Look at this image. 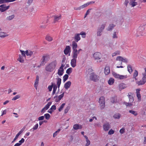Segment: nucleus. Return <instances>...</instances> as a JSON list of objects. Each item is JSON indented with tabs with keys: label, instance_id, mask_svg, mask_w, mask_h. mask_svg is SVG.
I'll return each instance as SVG.
<instances>
[{
	"label": "nucleus",
	"instance_id": "nucleus-1",
	"mask_svg": "<svg viewBox=\"0 0 146 146\" xmlns=\"http://www.w3.org/2000/svg\"><path fill=\"white\" fill-rule=\"evenodd\" d=\"M57 64L56 60H54L47 64L45 68V70L47 72H52L55 69Z\"/></svg>",
	"mask_w": 146,
	"mask_h": 146
},
{
	"label": "nucleus",
	"instance_id": "nucleus-2",
	"mask_svg": "<svg viewBox=\"0 0 146 146\" xmlns=\"http://www.w3.org/2000/svg\"><path fill=\"white\" fill-rule=\"evenodd\" d=\"M72 54L78 56V54H79L80 51H82V50L81 49H80L78 50H77V48L78 47V45L74 41L72 42Z\"/></svg>",
	"mask_w": 146,
	"mask_h": 146
},
{
	"label": "nucleus",
	"instance_id": "nucleus-3",
	"mask_svg": "<svg viewBox=\"0 0 146 146\" xmlns=\"http://www.w3.org/2000/svg\"><path fill=\"white\" fill-rule=\"evenodd\" d=\"M49 59V57L47 55L43 56L40 60V65L42 66L44 65L46 62L48 61Z\"/></svg>",
	"mask_w": 146,
	"mask_h": 146
},
{
	"label": "nucleus",
	"instance_id": "nucleus-4",
	"mask_svg": "<svg viewBox=\"0 0 146 146\" xmlns=\"http://www.w3.org/2000/svg\"><path fill=\"white\" fill-rule=\"evenodd\" d=\"M72 57L73 58L71 60V65L72 67L74 68L76 66V58L78 56L72 54Z\"/></svg>",
	"mask_w": 146,
	"mask_h": 146
},
{
	"label": "nucleus",
	"instance_id": "nucleus-5",
	"mask_svg": "<svg viewBox=\"0 0 146 146\" xmlns=\"http://www.w3.org/2000/svg\"><path fill=\"white\" fill-rule=\"evenodd\" d=\"M116 60L119 61H121V63L120 64V65H121L122 63V62L127 63L128 62V59L125 58H124L121 56H118L117 57L116 59Z\"/></svg>",
	"mask_w": 146,
	"mask_h": 146
},
{
	"label": "nucleus",
	"instance_id": "nucleus-6",
	"mask_svg": "<svg viewBox=\"0 0 146 146\" xmlns=\"http://www.w3.org/2000/svg\"><path fill=\"white\" fill-rule=\"evenodd\" d=\"M99 102L100 104V108L101 109L104 108L105 106L104 98L103 96L101 97L99 99Z\"/></svg>",
	"mask_w": 146,
	"mask_h": 146
},
{
	"label": "nucleus",
	"instance_id": "nucleus-7",
	"mask_svg": "<svg viewBox=\"0 0 146 146\" xmlns=\"http://www.w3.org/2000/svg\"><path fill=\"white\" fill-rule=\"evenodd\" d=\"M112 74L113 76L115 78H118L120 80L125 79L127 77V75H120L119 74H117L116 73L114 72H113Z\"/></svg>",
	"mask_w": 146,
	"mask_h": 146
},
{
	"label": "nucleus",
	"instance_id": "nucleus-8",
	"mask_svg": "<svg viewBox=\"0 0 146 146\" xmlns=\"http://www.w3.org/2000/svg\"><path fill=\"white\" fill-rule=\"evenodd\" d=\"M99 77L96 74L92 73L90 74V79L94 82H96L99 80Z\"/></svg>",
	"mask_w": 146,
	"mask_h": 146
},
{
	"label": "nucleus",
	"instance_id": "nucleus-9",
	"mask_svg": "<svg viewBox=\"0 0 146 146\" xmlns=\"http://www.w3.org/2000/svg\"><path fill=\"white\" fill-rule=\"evenodd\" d=\"M105 26V24H102L98 29L97 32V35L98 36H100L102 35L101 33L104 29Z\"/></svg>",
	"mask_w": 146,
	"mask_h": 146
},
{
	"label": "nucleus",
	"instance_id": "nucleus-10",
	"mask_svg": "<svg viewBox=\"0 0 146 146\" xmlns=\"http://www.w3.org/2000/svg\"><path fill=\"white\" fill-rule=\"evenodd\" d=\"M9 7V5L6 6L5 4L1 5H0V11L1 12H5L8 9Z\"/></svg>",
	"mask_w": 146,
	"mask_h": 146
},
{
	"label": "nucleus",
	"instance_id": "nucleus-11",
	"mask_svg": "<svg viewBox=\"0 0 146 146\" xmlns=\"http://www.w3.org/2000/svg\"><path fill=\"white\" fill-rule=\"evenodd\" d=\"M144 25H141L139 27L138 29V32L139 33H141L140 35L141 36L144 35V34L145 33H143V31H144Z\"/></svg>",
	"mask_w": 146,
	"mask_h": 146
},
{
	"label": "nucleus",
	"instance_id": "nucleus-12",
	"mask_svg": "<svg viewBox=\"0 0 146 146\" xmlns=\"http://www.w3.org/2000/svg\"><path fill=\"white\" fill-rule=\"evenodd\" d=\"M104 130L105 131H108L111 128L110 125L108 123H104L103 126Z\"/></svg>",
	"mask_w": 146,
	"mask_h": 146
},
{
	"label": "nucleus",
	"instance_id": "nucleus-13",
	"mask_svg": "<svg viewBox=\"0 0 146 146\" xmlns=\"http://www.w3.org/2000/svg\"><path fill=\"white\" fill-rule=\"evenodd\" d=\"M70 52V47L69 46H66L64 51V54L66 55Z\"/></svg>",
	"mask_w": 146,
	"mask_h": 146
},
{
	"label": "nucleus",
	"instance_id": "nucleus-14",
	"mask_svg": "<svg viewBox=\"0 0 146 146\" xmlns=\"http://www.w3.org/2000/svg\"><path fill=\"white\" fill-rule=\"evenodd\" d=\"M93 57L95 59H100L101 58V54L99 52H96L94 54Z\"/></svg>",
	"mask_w": 146,
	"mask_h": 146
},
{
	"label": "nucleus",
	"instance_id": "nucleus-15",
	"mask_svg": "<svg viewBox=\"0 0 146 146\" xmlns=\"http://www.w3.org/2000/svg\"><path fill=\"white\" fill-rule=\"evenodd\" d=\"M54 19V23H55L56 22H58L59 20L61 18V15H54L53 16Z\"/></svg>",
	"mask_w": 146,
	"mask_h": 146
},
{
	"label": "nucleus",
	"instance_id": "nucleus-16",
	"mask_svg": "<svg viewBox=\"0 0 146 146\" xmlns=\"http://www.w3.org/2000/svg\"><path fill=\"white\" fill-rule=\"evenodd\" d=\"M74 38L76 42H78V41L80 40V34H79L78 33H76L74 35Z\"/></svg>",
	"mask_w": 146,
	"mask_h": 146
},
{
	"label": "nucleus",
	"instance_id": "nucleus-17",
	"mask_svg": "<svg viewBox=\"0 0 146 146\" xmlns=\"http://www.w3.org/2000/svg\"><path fill=\"white\" fill-rule=\"evenodd\" d=\"M71 84V83L70 81L67 82L64 85V88L66 89L67 90L70 87Z\"/></svg>",
	"mask_w": 146,
	"mask_h": 146
},
{
	"label": "nucleus",
	"instance_id": "nucleus-18",
	"mask_svg": "<svg viewBox=\"0 0 146 146\" xmlns=\"http://www.w3.org/2000/svg\"><path fill=\"white\" fill-rule=\"evenodd\" d=\"M39 79V77L38 75H37L36 76V78L35 80V83L34 85V87L35 88L36 90L37 89L38 84V83Z\"/></svg>",
	"mask_w": 146,
	"mask_h": 146
},
{
	"label": "nucleus",
	"instance_id": "nucleus-19",
	"mask_svg": "<svg viewBox=\"0 0 146 146\" xmlns=\"http://www.w3.org/2000/svg\"><path fill=\"white\" fill-rule=\"evenodd\" d=\"M132 94L130 92L128 94V96L129 98V101L130 103H132L134 101L133 98L132 96Z\"/></svg>",
	"mask_w": 146,
	"mask_h": 146
},
{
	"label": "nucleus",
	"instance_id": "nucleus-20",
	"mask_svg": "<svg viewBox=\"0 0 146 146\" xmlns=\"http://www.w3.org/2000/svg\"><path fill=\"white\" fill-rule=\"evenodd\" d=\"M73 128L75 130H77L81 129L82 127L81 125L78 124H76L74 125Z\"/></svg>",
	"mask_w": 146,
	"mask_h": 146
},
{
	"label": "nucleus",
	"instance_id": "nucleus-21",
	"mask_svg": "<svg viewBox=\"0 0 146 146\" xmlns=\"http://www.w3.org/2000/svg\"><path fill=\"white\" fill-rule=\"evenodd\" d=\"M110 72V67L106 66L104 69V73L106 75H108Z\"/></svg>",
	"mask_w": 146,
	"mask_h": 146
},
{
	"label": "nucleus",
	"instance_id": "nucleus-22",
	"mask_svg": "<svg viewBox=\"0 0 146 146\" xmlns=\"http://www.w3.org/2000/svg\"><path fill=\"white\" fill-rule=\"evenodd\" d=\"M127 86L126 85L123 83L119 85V88L120 90L124 89Z\"/></svg>",
	"mask_w": 146,
	"mask_h": 146
},
{
	"label": "nucleus",
	"instance_id": "nucleus-23",
	"mask_svg": "<svg viewBox=\"0 0 146 146\" xmlns=\"http://www.w3.org/2000/svg\"><path fill=\"white\" fill-rule=\"evenodd\" d=\"M135 0H130L129 3V4L131 5L132 7H134L137 5V3L135 2Z\"/></svg>",
	"mask_w": 146,
	"mask_h": 146
},
{
	"label": "nucleus",
	"instance_id": "nucleus-24",
	"mask_svg": "<svg viewBox=\"0 0 146 146\" xmlns=\"http://www.w3.org/2000/svg\"><path fill=\"white\" fill-rule=\"evenodd\" d=\"M64 92H63L62 94L61 95H59L58 96V98L56 99H55V101L56 102H58L63 97L64 94Z\"/></svg>",
	"mask_w": 146,
	"mask_h": 146
},
{
	"label": "nucleus",
	"instance_id": "nucleus-25",
	"mask_svg": "<svg viewBox=\"0 0 146 146\" xmlns=\"http://www.w3.org/2000/svg\"><path fill=\"white\" fill-rule=\"evenodd\" d=\"M57 80V85L58 88H59L60 85L61 83V79L60 78H56Z\"/></svg>",
	"mask_w": 146,
	"mask_h": 146
},
{
	"label": "nucleus",
	"instance_id": "nucleus-26",
	"mask_svg": "<svg viewBox=\"0 0 146 146\" xmlns=\"http://www.w3.org/2000/svg\"><path fill=\"white\" fill-rule=\"evenodd\" d=\"M138 75V72L136 70H135L133 74V78H134L135 80H137V79L136 77Z\"/></svg>",
	"mask_w": 146,
	"mask_h": 146
},
{
	"label": "nucleus",
	"instance_id": "nucleus-27",
	"mask_svg": "<svg viewBox=\"0 0 146 146\" xmlns=\"http://www.w3.org/2000/svg\"><path fill=\"white\" fill-rule=\"evenodd\" d=\"M26 54L27 56H31L33 54V52L30 50H27L25 51Z\"/></svg>",
	"mask_w": 146,
	"mask_h": 146
},
{
	"label": "nucleus",
	"instance_id": "nucleus-28",
	"mask_svg": "<svg viewBox=\"0 0 146 146\" xmlns=\"http://www.w3.org/2000/svg\"><path fill=\"white\" fill-rule=\"evenodd\" d=\"M111 102L113 103H116L117 102V99L116 97L114 96L112 97L111 99Z\"/></svg>",
	"mask_w": 146,
	"mask_h": 146
},
{
	"label": "nucleus",
	"instance_id": "nucleus-29",
	"mask_svg": "<svg viewBox=\"0 0 146 146\" xmlns=\"http://www.w3.org/2000/svg\"><path fill=\"white\" fill-rule=\"evenodd\" d=\"M45 39L47 41L50 42L52 40V38L49 36V35H47L45 37Z\"/></svg>",
	"mask_w": 146,
	"mask_h": 146
},
{
	"label": "nucleus",
	"instance_id": "nucleus-30",
	"mask_svg": "<svg viewBox=\"0 0 146 146\" xmlns=\"http://www.w3.org/2000/svg\"><path fill=\"white\" fill-rule=\"evenodd\" d=\"M15 15L13 14L11 16L7 17L6 18V20L8 21H10L13 19L15 17Z\"/></svg>",
	"mask_w": 146,
	"mask_h": 146
},
{
	"label": "nucleus",
	"instance_id": "nucleus-31",
	"mask_svg": "<svg viewBox=\"0 0 146 146\" xmlns=\"http://www.w3.org/2000/svg\"><path fill=\"white\" fill-rule=\"evenodd\" d=\"M127 68L128 71L130 74H131L133 71L131 66L129 64L127 66Z\"/></svg>",
	"mask_w": 146,
	"mask_h": 146
},
{
	"label": "nucleus",
	"instance_id": "nucleus-32",
	"mask_svg": "<svg viewBox=\"0 0 146 146\" xmlns=\"http://www.w3.org/2000/svg\"><path fill=\"white\" fill-rule=\"evenodd\" d=\"M129 113L134 115L135 116H136L138 115L137 111L133 110H129Z\"/></svg>",
	"mask_w": 146,
	"mask_h": 146
},
{
	"label": "nucleus",
	"instance_id": "nucleus-33",
	"mask_svg": "<svg viewBox=\"0 0 146 146\" xmlns=\"http://www.w3.org/2000/svg\"><path fill=\"white\" fill-rule=\"evenodd\" d=\"M51 102H49L44 108V109H45V110H47L49 108L50 106L51 105Z\"/></svg>",
	"mask_w": 146,
	"mask_h": 146
},
{
	"label": "nucleus",
	"instance_id": "nucleus-34",
	"mask_svg": "<svg viewBox=\"0 0 146 146\" xmlns=\"http://www.w3.org/2000/svg\"><path fill=\"white\" fill-rule=\"evenodd\" d=\"M64 70L59 69L58 70V74L60 76H62L64 73Z\"/></svg>",
	"mask_w": 146,
	"mask_h": 146
},
{
	"label": "nucleus",
	"instance_id": "nucleus-35",
	"mask_svg": "<svg viewBox=\"0 0 146 146\" xmlns=\"http://www.w3.org/2000/svg\"><path fill=\"white\" fill-rule=\"evenodd\" d=\"M90 4V3H87L84 4L80 6L81 9H83L84 8L88 6Z\"/></svg>",
	"mask_w": 146,
	"mask_h": 146
},
{
	"label": "nucleus",
	"instance_id": "nucleus-36",
	"mask_svg": "<svg viewBox=\"0 0 146 146\" xmlns=\"http://www.w3.org/2000/svg\"><path fill=\"white\" fill-rule=\"evenodd\" d=\"M114 81V79L112 78H110L108 81V84L110 85H112Z\"/></svg>",
	"mask_w": 146,
	"mask_h": 146
},
{
	"label": "nucleus",
	"instance_id": "nucleus-37",
	"mask_svg": "<svg viewBox=\"0 0 146 146\" xmlns=\"http://www.w3.org/2000/svg\"><path fill=\"white\" fill-rule=\"evenodd\" d=\"M57 89V86L56 85L54 84V85L53 87V90L52 93V95H54L55 94L56 92V91Z\"/></svg>",
	"mask_w": 146,
	"mask_h": 146
},
{
	"label": "nucleus",
	"instance_id": "nucleus-38",
	"mask_svg": "<svg viewBox=\"0 0 146 146\" xmlns=\"http://www.w3.org/2000/svg\"><path fill=\"white\" fill-rule=\"evenodd\" d=\"M8 36V35L6 34V33H0V37H1L3 38L6 36Z\"/></svg>",
	"mask_w": 146,
	"mask_h": 146
},
{
	"label": "nucleus",
	"instance_id": "nucleus-39",
	"mask_svg": "<svg viewBox=\"0 0 146 146\" xmlns=\"http://www.w3.org/2000/svg\"><path fill=\"white\" fill-rule=\"evenodd\" d=\"M146 82L142 80H140L139 81L136 82V83L139 85H141L144 84Z\"/></svg>",
	"mask_w": 146,
	"mask_h": 146
},
{
	"label": "nucleus",
	"instance_id": "nucleus-40",
	"mask_svg": "<svg viewBox=\"0 0 146 146\" xmlns=\"http://www.w3.org/2000/svg\"><path fill=\"white\" fill-rule=\"evenodd\" d=\"M120 54V52L119 50H117L115 51L112 54V56L113 57L117 55H119Z\"/></svg>",
	"mask_w": 146,
	"mask_h": 146
},
{
	"label": "nucleus",
	"instance_id": "nucleus-41",
	"mask_svg": "<svg viewBox=\"0 0 146 146\" xmlns=\"http://www.w3.org/2000/svg\"><path fill=\"white\" fill-rule=\"evenodd\" d=\"M115 25L113 24L110 25L108 28L107 30L109 31H110L113 29Z\"/></svg>",
	"mask_w": 146,
	"mask_h": 146
},
{
	"label": "nucleus",
	"instance_id": "nucleus-42",
	"mask_svg": "<svg viewBox=\"0 0 146 146\" xmlns=\"http://www.w3.org/2000/svg\"><path fill=\"white\" fill-rule=\"evenodd\" d=\"M18 60L20 62L23 63L24 62V60L22 58V56L21 55H19V57Z\"/></svg>",
	"mask_w": 146,
	"mask_h": 146
},
{
	"label": "nucleus",
	"instance_id": "nucleus-43",
	"mask_svg": "<svg viewBox=\"0 0 146 146\" xmlns=\"http://www.w3.org/2000/svg\"><path fill=\"white\" fill-rule=\"evenodd\" d=\"M139 91L140 90H139V91H136V93H137V97L138 98L139 101H140L141 100V95L139 93Z\"/></svg>",
	"mask_w": 146,
	"mask_h": 146
},
{
	"label": "nucleus",
	"instance_id": "nucleus-44",
	"mask_svg": "<svg viewBox=\"0 0 146 146\" xmlns=\"http://www.w3.org/2000/svg\"><path fill=\"white\" fill-rule=\"evenodd\" d=\"M51 84H52L51 85L49 86L48 87V89L49 91L50 92L51 91L52 89V88L53 87V86L54 85V83H52Z\"/></svg>",
	"mask_w": 146,
	"mask_h": 146
},
{
	"label": "nucleus",
	"instance_id": "nucleus-45",
	"mask_svg": "<svg viewBox=\"0 0 146 146\" xmlns=\"http://www.w3.org/2000/svg\"><path fill=\"white\" fill-rule=\"evenodd\" d=\"M72 69L70 68L67 69L66 71V73L68 74H70L72 72Z\"/></svg>",
	"mask_w": 146,
	"mask_h": 146
},
{
	"label": "nucleus",
	"instance_id": "nucleus-46",
	"mask_svg": "<svg viewBox=\"0 0 146 146\" xmlns=\"http://www.w3.org/2000/svg\"><path fill=\"white\" fill-rule=\"evenodd\" d=\"M68 74H65L63 77V81L65 82L68 79Z\"/></svg>",
	"mask_w": 146,
	"mask_h": 146
},
{
	"label": "nucleus",
	"instance_id": "nucleus-47",
	"mask_svg": "<svg viewBox=\"0 0 146 146\" xmlns=\"http://www.w3.org/2000/svg\"><path fill=\"white\" fill-rule=\"evenodd\" d=\"M44 116L45 117V118L47 120L49 119L50 117V115L48 113L45 114L44 115Z\"/></svg>",
	"mask_w": 146,
	"mask_h": 146
},
{
	"label": "nucleus",
	"instance_id": "nucleus-48",
	"mask_svg": "<svg viewBox=\"0 0 146 146\" xmlns=\"http://www.w3.org/2000/svg\"><path fill=\"white\" fill-rule=\"evenodd\" d=\"M60 131V129H58V130L55 131L53 134V137H55L57 135L58 133H59Z\"/></svg>",
	"mask_w": 146,
	"mask_h": 146
},
{
	"label": "nucleus",
	"instance_id": "nucleus-49",
	"mask_svg": "<svg viewBox=\"0 0 146 146\" xmlns=\"http://www.w3.org/2000/svg\"><path fill=\"white\" fill-rule=\"evenodd\" d=\"M65 105V103H63L60 106V107L58 109V110L60 112L62 111Z\"/></svg>",
	"mask_w": 146,
	"mask_h": 146
},
{
	"label": "nucleus",
	"instance_id": "nucleus-50",
	"mask_svg": "<svg viewBox=\"0 0 146 146\" xmlns=\"http://www.w3.org/2000/svg\"><path fill=\"white\" fill-rule=\"evenodd\" d=\"M118 37L117 35V33L116 32H114L113 35L112 36L113 38H117Z\"/></svg>",
	"mask_w": 146,
	"mask_h": 146
},
{
	"label": "nucleus",
	"instance_id": "nucleus-51",
	"mask_svg": "<svg viewBox=\"0 0 146 146\" xmlns=\"http://www.w3.org/2000/svg\"><path fill=\"white\" fill-rule=\"evenodd\" d=\"M20 98V96L19 95H16L15 97L13 98L12 99L13 100H15L17 99H19Z\"/></svg>",
	"mask_w": 146,
	"mask_h": 146
},
{
	"label": "nucleus",
	"instance_id": "nucleus-52",
	"mask_svg": "<svg viewBox=\"0 0 146 146\" xmlns=\"http://www.w3.org/2000/svg\"><path fill=\"white\" fill-rule=\"evenodd\" d=\"M79 34H80V35H82V37L83 38L86 37V33L85 32L82 31Z\"/></svg>",
	"mask_w": 146,
	"mask_h": 146
},
{
	"label": "nucleus",
	"instance_id": "nucleus-53",
	"mask_svg": "<svg viewBox=\"0 0 146 146\" xmlns=\"http://www.w3.org/2000/svg\"><path fill=\"white\" fill-rule=\"evenodd\" d=\"M113 117L115 118L116 119H119L120 118V115L119 113H117L115 114L114 116Z\"/></svg>",
	"mask_w": 146,
	"mask_h": 146
},
{
	"label": "nucleus",
	"instance_id": "nucleus-54",
	"mask_svg": "<svg viewBox=\"0 0 146 146\" xmlns=\"http://www.w3.org/2000/svg\"><path fill=\"white\" fill-rule=\"evenodd\" d=\"M7 3H8V0H0V4Z\"/></svg>",
	"mask_w": 146,
	"mask_h": 146
},
{
	"label": "nucleus",
	"instance_id": "nucleus-55",
	"mask_svg": "<svg viewBox=\"0 0 146 146\" xmlns=\"http://www.w3.org/2000/svg\"><path fill=\"white\" fill-rule=\"evenodd\" d=\"M124 104H125V105L127 106H129L130 107L132 106V104L131 103H130H130H127L125 102H124Z\"/></svg>",
	"mask_w": 146,
	"mask_h": 146
},
{
	"label": "nucleus",
	"instance_id": "nucleus-56",
	"mask_svg": "<svg viewBox=\"0 0 146 146\" xmlns=\"http://www.w3.org/2000/svg\"><path fill=\"white\" fill-rule=\"evenodd\" d=\"M114 133V131L112 129H111L109 131L108 134L109 135H112Z\"/></svg>",
	"mask_w": 146,
	"mask_h": 146
},
{
	"label": "nucleus",
	"instance_id": "nucleus-57",
	"mask_svg": "<svg viewBox=\"0 0 146 146\" xmlns=\"http://www.w3.org/2000/svg\"><path fill=\"white\" fill-rule=\"evenodd\" d=\"M70 108V107L69 106H68L64 110V113H67L68 112Z\"/></svg>",
	"mask_w": 146,
	"mask_h": 146
},
{
	"label": "nucleus",
	"instance_id": "nucleus-58",
	"mask_svg": "<svg viewBox=\"0 0 146 146\" xmlns=\"http://www.w3.org/2000/svg\"><path fill=\"white\" fill-rule=\"evenodd\" d=\"M38 123H37L33 127L32 129H31V130L32 129H33V130H36L38 128Z\"/></svg>",
	"mask_w": 146,
	"mask_h": 146
},
{
	"label": "nucleus",
	"instance_id": "nucleus-59",
	"mask_svg": "<svg viewBox=\"0 0 146 146\" xmlns=\"http://www.w3.org/2000/svg\"><path fill=\"white\" fill-rule=\"evenodd\" d=\"M143 76L142 78V80L146 82V74L145 73L144 74H143Z\"/></svg>",
	"mask_w": 146,
	"mask_h": 146
},
{
	"label": "nucleus",
	"instance_id": "nucleus-60",
	"mask_svg": "<svg viewBox=\"0 0 146 146\" xmlns=\"http://www.w3.org/2000/svg\"><path fill=\"white\" fill-rule=\"evenodd\" d=\"M125 129L124 128L121 129L119 131V132L121 134H123L125 132Z\"/></svg>",
	"mask_w": 146,
	"mask_h": 146
},
{
	"label": "nucleus",
	"instance_id": "nucleus-61",
	"mask_svg": "<svg viewBox=\"0 0 146 146\" xmlns=\"http://www.w3.org/2000/svg\"><path fill=\"white\" fill-rule=\"evenodd\" d=\"M56 107L54 105H53L50 108V110H51L53 111L54 110H56Z\"/></svg>",
	"mask_w": 146,
	"mask_h": 146
},
{
	"label": "nucleus",
	"instance_id": "nucleus-62",
	"mask_svg": "<svg viewBox=\"0 0 146 146\" xmlns=\"http://www.w3.org/2000/svg\"><path fill=\"white\" fill-rule=\"evenodd\" d=\"M21 52V53L22 55L23 56L25 57V54H26V52H25L24 51H23L21 50H20Z\"/></svg>",
	"mask_w": 146,
	"mask_h": 146
},
{
	"label": "nucleus",
	"instance_id": "nucleus-63",
	"mask_svg": "<svg viewBox=\"0 0 146 146\" xmlns=\"http://www.w3.org/2000/svg\"><path fill=\"white\" fill-rule=\"evenodd\" d=\"M25 141V139L24 138H22L21 139V140L19 141V143L20 144V145L23 143Z\"/></svg>",
	"mask_w": 146,
	"mask_h": 146
},
{
	"label": "nucleus",
	"instance_id": "nucleus-64",
	"mask_svg": "<svg viewBox=\"0 0 146 146\" xmlns=\"http://www.w3.org/2000/svg\"><path fill=\"white\" fill-rule=\"evenodd\" d=\"M86 143L85 145V146H88L90 143V142L89 140L86 141Z\"/></svg>",
	"mask_w": 146,
	"mask_h": 146
}]
</instances>
